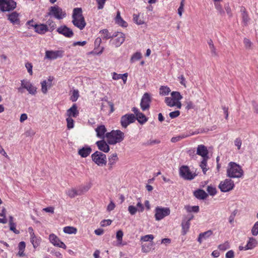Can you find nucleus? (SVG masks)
Listing matches in <instances>:
<instances>
[{
    "mask_svg": "<svg viewBox=\"0 0 258 258\" xmlns=\"http://www.w3.org/2000/svg\"><path fill=\"white\" fill-rule=\"evenodd\" d=\"M10 229L11 231H13L14 233L18 234L20 233L19 230L16 229V223L9 224Z\"/></svg>",
    "mask_w": 258,
    "mask_h": 258,
    "instance_id": "55",
    "label": "nucleus"
},
{
    "mask_svg": "<svg viewBox=\"0 0 258 258\" xmlns=\"http://www.w3.org/2000/svg\"><path fill=\"white\" fill-rule=\"evenodd\" d=\"M63 51L61 50H46L44 59L54 60L57 58H61L63 56Z\"/></svg>",
    "mask_w": 258,
    "mask_h": 258,
    "instance_id": "13",
    "label": "nucleus"
},
{
    "mask_svg": "<svg viewBox=\"0 0 258 258\" xmlns=\"http://www.w3.org/2000/svg\"><path fill=\"white\" fill-rule=\"evenodd\" d=\"M227 175L230 178H240L243 175L241 166L235 162H230L228 164Z\"/></svg>",
    "mask_w": 258,
    "mask_h": 258,
    "instance_id": "3",
    "label": "nucleus"
},
{
    "mask_svg": "<svg viewBox=\"0 0 258 258\" xmlns=\"http://www.w3.org/2000/svg\"><path fill=\"white\" fill-rule=\"evenodd\" d=\"M207 190L208 192L211 196H214L216 194V188L212 186H208Z\"/></svg>",
    "mask_w": 258,
    "mask_h": 258,
    "instance_id": "52",
    "label": "nucleus"
},
{
    "mask_svg": "<svg viewBox=\"0 0 258 258\" xmlns=\"http://www.w3.org/2000/svg\"><path fill=\"white\" fill-rule=\"evenodd\" d=\"M106 1V0H96L97 3L98 4V9L99 10L102 9L104 7Z\"/></svg>",
    "mask_w": 258,
    "mask_h": 258,
    "instance_id": "59",
    "label": "nucleus"
},
{
    "mask_svg": "<svg viewBox=\"0 0 258 258\" xmlns=\"http://www.w3.org/2000/svg\"><path fill=\"white\" fill-rule=\"evenodd\" d=\"M26 248V243L24 241H21L19 242L18 245V252L17 255L20 257H23L25 256L24 252Z\"/></svg>",
    "mask_w": 258,
    "mask_h": 258,
    "instance_id": "32",
    "label": "nucleus"
},
{
    "mask_svg": "<svg viewBox=\"0 0 258 258\" xmlns=\"http://www.w3.org/2000/svg\"><path fill=\"white\" fill-rule=\"evenodd\" d=\"M257 245V241L253 237L249 238L248 241L247 242L246 245L247 248L248 249H251L255 247Z\"/></svg>",
    "mask_w": 258,
    "mask_h": 258,
    "instance_id": "39",
    "label": "nucleus"
},
{
    "mask_svg": "<svg viewBox=\"0 0 258 258\" xmlns=\"http://www.w3.org/2000/svg\"><path fill=\"white\" fill-rule=\"evenodd\" d=\"M199 132L198 131H196V132H192V133H191L190 135H197V134H199ZM187 136H189V135H186V136H177V137H173L171 138V141L172 142V143H175V142H177L179 141H180L181 139H183Z\"/></svg>",
    "mask_w": 258,
    "mask_h": 258,
    "instance_id": "40",
    "label": "nucleus"
},
{
    "mask_svg": "<svg viewBox=\"0 0 258 258\" xmlns=\"http://www.w3.org/2000/svg\"><path fill=\"white\" fill-rule=\"evenodd\" d=\"M107 141L109 144L114 145L121 142L124 138V133L120 130L112 131L106 134Z\"/></svg>",
    "mask_w": 258,
    "mask_h": 258,
    "instance_id": "4",
    "label": "nucleus"
},
{
    "mask_svg": "<svg viewBox=\"0 0 258 258\" xmlns=\"http://www.w3.org/2000/svg\"><path fill=\"white\" fill-rule=\"evenodd\" d=\"M209 151L207 147L204 145H199L197 148V154L201 156L202 159H209Z\"/></svg>",
    "mask_w": 258,
    "mask_h": 258,
    "instance_id": "21",
    "label": "nucleus"
},
{
    "mask_svg": "<svg viewBox=\"0 0 258 258\" xmlns=\"http://www.w3.org/2000/svg\"><path fill=\"white\" fill-rule=\"evenodd\" d=\"M50 16H53L57 19H62L66 16V13L62 9L57 6L51 7L48 13Z\"/></svg>",
    "mask_w": 258,
    "mask_h": 258,
    "instance_id": "9",
    "label": "nucleus"
},
{
    "mask_svg": "<svg viewBox=\"0 0 258 258\" xmlns=\"http://www.w3.org/2000/svg\"><path fill=\"white\" fill-rule=\"evenodd\" d=\"M100 37L103 39H108L113 37L114 34L111 35L107 29H103L99 31Z\"/></svg>",
    "mask_w": 258,
    "mask_h": 258,
    "instance_id": "37",
    "label": "nucleus"
},
{
    "mask_svg": "<svg viewBox=\"0 0 258 258\" xmlns=\"http://www.w3.org/2000/svg\"><path fill=\"white\" fill-rule=\"evenodd\" d=\"M28 232L30 235V242L33 245V247L36 248L41 244L42 240L41 238L39 236L36 235L32 227H29L28 228Z\"/></svg>",
    "mask_w": 258,
    "mask_h": 258,
    "instance_id": "10",
    "label": "nucleus"
},
{
    "mask_svg": "<svg viewBox=\"0 0 258 258\" xmlns=\"http://www.w3.org/2000/svg\"><path fill=\"white\" fill-rule=\"evenodd\" d=\"M102 42V38L100 37H98L96 38L94 42L95 50L99 48L100 45Z\"/></svg>",
    "mask_w": 258,
    "mask_h": 258,
    "instance_id": "54",
    "label": "nucleus"
},
{
    "mask_svg": "<svg viewBox=\"0 0 258 258\" xmlns=\"http://www.w3.org/2000/svg\"><path fill=\"white\" fill-rule=\"evenodd\" d=\"M150 102V95L147 93H145L142 98L140 103L141 107L143 111L149 109Z\"/></svg>",
    "mask_w": 258,
    "mask_h": 258,
    "instance_id": "20",
    "label": "nucleus"
},
{
    "mask_svg": "<svg viewBox=\"0 0 258 258\" xmlns=\"http://www.w3.org/2000/svg\"><path fill=\"white\" fill-rule=\"evenodd\" d=\"M142 57V54L140 52H136L134 53L131 58V62L133 63L137 60L140 59Z\"/></svg>",
    "mask_w": 258,
    "mask_h": 258,
    "instance_id": "44",
    "label": "nucleus"
},
{
    "mask_svg": "<svg viewBox=\"0 0 258 258\" xmlns=\"http://www.w3.org/2000/svg\"><path fill=\"white\" fill-rule=\"evenodd\" d=\"M21 87L18 88V91L21 93H23V88L26 89L32 95H35L37 92V88L30 81L23 80L21 81Z\"/></svg>",
    "mask_w": 258,
    "mask_h": 258,
    "instance_id": "8",
    "label": "nucleus"
},
{
    "mask_svg": "<svg viewBox=\"0 0 258 258\" xmlns=\"http://www.w3.org/2000/svg\"><path fill=\"white\" fill-rule=\"evenodd\" d=\"M91 187V184L90 183H87L77 187L79 195L81 196L87 192Z\"/></svg>",
    "mask_w": 258,
    "mask_h": 258,
    "instance_id": "30",
    "label": "nucleus"
},
{
    "mask_svg": "<svg viewBox=\"0 0 258 258\" xmlns=\"http://www.w3.org/2000/svg\"><path fill=\"white\" fill-rule=\"evenodd\" d=\"M97 137L101 139H104L106 137L107 130L104 125L97 126L95 130Z\"/></svg>",
    "mask_w": 258,
    "mask_h": 258,
    "instance_id": "24",
    "label": "nucleus"
},
{
    "mask_svg": "<svg viewBox=\"0 0 258 258\" xmlns=\"http://www.w3.org/2000/svg\"><path fill=\"white\" fill-rule=\"evenodd\" d=\"M132 111L134 112L136 116L137 119L140 123L144 124L147 121L148 118L143 113L140 111L139 109L136 107H133Z\"/></svg>",
    "mask_w": 258,
    "mask_h": 258,
    "instance_id": "22",
    "label": "nucleus"
},
{
    "mask_svg": "<svg viewBox=\"0 0 258 258\" xmlns=\"http://www.w3.org/2000/svg\"><path fill=\"white\" fill-rule=\"evenodd\" d=\"M249 20V19L247 13L243 12L242 14V21L244 25H247L248 24Z\"/></svg>",
    "mask_w": 258,
    "mask_h": 258,
    "instance_id": "57",
    "label": "nucleus"
},
{
    "mask_svg": "<svg viewBox=\"0 0 258 258\" xmlns=\"http://www.w3.org/2000/svg\"><path fill=\"white\" fill-rule=\"evenodd\" d=\"M115 23L123 27H126L127 25V23L121 18L119 11L117 12L115 18Z\"/></svg>",
    "mask_w": 258,
    "mask_h": 258,
    "instance_id": "36",
    "label": "nucleus"
},
{
    "mask_svg": "<svg viewBox=\"0 0 258 258\" xmlns=\"http://www.w3.org/2000/svg\"><path fill=\"white\" fill-rule=\"evenodd\" d=\"M78 115L79 111L76 104H73L70 108L67 110L66 112V116L67 117H76Z\"/></svg>",
    "mask_w": 258,
    "mask_h": 258,
    "instance_id": "25",
    "label": "nucleus"
},
{
    "mask_svg": "<svg viewBox=\"0 0 258 258\" xmlns=\"http://www.w3.org/2000/svg\"><path fill=\"white\" fill-rule=\"evenodd\" d=\"M96 144L100 150L105 153L108 152L110 150L109 146L104 140V139H102L101 141H97L96 143Z\"/></svg>",
    "mask_w": 258,
    "mask_h": 258,
    "instance_id": "26",
    "label": "nucleus"
},
{
    "mask_svg": "<svg viewBox=\"0 0 258 258\" xmlns=\"http://www.w3.org/2000/svg\"><path fill=\"white\" fill-rule=\"evenodd\" d=\"M193 216H191L187 221H183L182 222V234L185 235L189 230L190 227V221L192 219Z\"/></svg>",
    "mask_w": 258,
    "mask_h": 258,
    "instance_id": "29",
    "label": "nucleus"
},
{
    "mask_svg": "<svg viewBox=\"0 0 258 258\" xmlns=\"http://www.w3.org/2000/svg\"><path fill=\"white\" fill-rule=\"evenodd\" d=\"M234 187V183L233 181L230 179H226L223 181H221L219 185V188L222 192H227L232 189Z\"/></svg>",
    "mask_w": 258,
    "mask_h": 258,
    "instance_id": "12",
    "label": "nucleus"
},
{
    "mask_svg": "<svg viewBox=\"0 0 258 258\" xmlns=\"http://www.w3.org/2000/svg\"><path fill=\"white\" fill-rule=\"evenodd\" d=\"M180 115V111L179 110H176L173 112H171L169 113V115L170 118H174L177 117Z\"/></svg>",
    "mask_w": 258,
    "mask_h": 258,
    "instance_id": "60",
    "label": "nucleus"
},
{
    "mask_svg": "<svg viewBox=\"0 0 258 258\" xmlns=\"http://www.w3.org/2000/svg\"><path fill=\"white\" fill-rule=\"evenodd\" d=\"M215 7L217 11L219 12L221 14L224 13V11L222 9V5L219 3H214Z\"/></svg>",
    "mask_w": 258,
    "mask_h": 258,
    "instance_id": "61",
    "label": "nucleus"
},
{
    "mask_svg": "<svg viewBox=\"0 0 258 258\" xmlns=\"http://www.w3.org/2000/svg\"><path fill=\"white\" fill-rule=\"evenodd\" d=\"M113 37L115 38L110 41L115 45V47H119L124 41L125 36L124 34L121 32H117L114 34Z\"/></svg>",
    "mask_w": 258,
    "mask_h": 258,
    "instance_id": "18",
    "label": "nucleus"
},
{
    "mask_svg": "<svg viewBox=\"0 0 258 258\" xmlns=\"http://www.w3.org/2000/svg\"><path fill=\"white\" fill-rule=\"evenodd\" d=\"M171 92L170 88L167 86H161L159 89L160 95L166 96L169 94Z\"/></svg>",
    "mask_w": 258,
    "mask_h": 258,
    "instance_id": "33",
    "label": "nucleus"
},
{
    "mask_svg": "<svg viewBox=\"0 0 258 258\" xmlns=\"http://www.w3.org/2000/svg\"><path fill=\"white\" fill-rule=\"evenodd\" d=\"M128 212L131 215H135L137 212L142 213L144 210V206L139 200L136 206L134 205H130L127 209Z\"/></svg>",
    "mask_w": 258,
    "mask_h": 258,
    "instance_id": "15",
    "label": "nucleus"
},
{
    "mask_svg": "<svg viewBox=\"0 0 258 258\" xmlns=\"http://www.w3.org/2000/svg\"><path fill=\"white\" fill-rule=\"evenodd\" d=\"M91 148L89 146H85L78 151V154L83 158H86L91 153Z\"/></svg>",
    "mask_w": 258,
    "mask_h": 258,
    "instance_id": "28",
    "label": "nucleus"
},
{
    "mask_svg": "<svg viewBox=\"0 0 258 258\" xmlns=\"http://www.w3.org/2000/svg\"><path fill=\"white\" fill-rule=\"evenodd\" d=\"M243 43L244 44L246 48H250L251 45V42L249 39L247 38H244L243 40Z\"/></svg>",
    "mask_w": 258,
    "mask_h": 258,
    "instance_id": "64",
    "label": "nucleus"
},
{
    "mask_svg": "<svg viewBox=\"0 0 258 258\" xmlns=\"http://www.w3.org/2000/svg\"><path fill=\"white\" fill-rule=\"evenodd\" d=\"M184 208L187 212L198 213L199 211V207L198 206H190L187 205L184 207Z\"/></svg>",
    "mask_w": 258,
    "mask_h": 258,
    "instance_id": "43",
    "label": "nucleus"
},
{
    "mask_svg": "<svg viewBox=\"0 0 258 258\" xmlns=\"http://www.w3.org/2000/svg\"><path fill=\"white\" fill-rule=\"evenodd\" d=\"M63 231L65 233L72 234H76L77 232V230L76 228L72 226H66L63 228Z\"/></svg>",
    "mask_w": 258,
    "mask_h": 258,
    "instance_id": "41",
    "label": "nucleus"
},
{
    "mask_svg": "<svg viewBox=\"0 0 258 258\" xmlns=\"http://www.w3.org/2000/svg\"><path fill=\"white\" fill-rule=\"evenodd\" d=\"M170 213V210L168 208L157 207L155 210V218L156 221H160Z\"/></svg>",
    "mask_w": 258,
    "mask_h": 258,
    "instance_id": "5",
    "label": "nucleus"
},
{
    "mask_svg": "<svg viewBox=\"0 0 258 258\" xmlns=\"http://www.w3.org/2000/svg\"><path fill=\"white\" fill-rule=\"evenodd\" d=\"M16 5L13 0H0V10L2 12L13 10L16 8Z\"/></svg>",
    "mask_w": 258,
    "mask_h": 258,
    "instance_id": "7",
    "label": "nucleus"
},
{
    "mask_svg": "<svg viewBox=\"0 0 258 258\" xmlns=\"http://www.w3.org/2000/svg\"><path fill=\"white\" fill-rule=\"evenodd\" d=\"M53 80V77L49 76L47 80H44L41 82V91L43 94H46L48 90L51 87Z\"/></svg>",
    "mask_w": 258,
    "mask_h": 258,
    "instance_id": "19",
    "label": "nucleus"
},
{
    "mask_svg": "<svg viewBox=\"0 0 258 258\" xmlns=\"http://www.w3.org/2000/svg\"><path fill=\"white\" fill-rule=\"evenodd\" d=\"M32 23L33 21H29L27 22V23L29 26L34 27L36 32L40 34H43L48 31V27L46 25L40 24L33 25V24H31Z\"/></svg>",
    "mask_w": 258,
    "mask_h": 258,
    "instance_id": "17",
    "label": "nucleus"
},
{
    "mask_svg": "<svg viewBox=\"0 0 258 258\" xmlns=\"http://www.w3.org/2000/svg\"><path fill=\"white\" fill-rule=\"evenodd\" d=\"M49 240L50 242L54 246L63 249L67 248L66 244L62 242L59 238L54 234H50L49 236Z\"/></svg>",
    "mask_w": 258,
    "mask_h": 258,
    "instance_id": "14",
    "label": "nucleus"
},
{
    "mask_svg": "<svg viewBox=\"0 0 258 258\" xmlns=\"http://www.w3.org/2000/svg\"><path fill=\"white\" fill-rule=\"evenodd\" d=\"M182 98V96L180 94V92L173 91L171 93L170 97H166L165 98L164 102L168 107H176L178 109H180L182 106L180 100Z\"/></svg>",
    "mask_w": 258,
    "mask_h": 258,
    "instance_id": "2",
    "label": "nucleus"
},
{
    "mask_svg": "<svg viewBox=\"0 0 258 258\" xmlns=\"http://www.w3.org/2000/svg\"><path fill=\"white\" fill-rule=\"evenodd\" d=\"M208 159H202L200 164V166L202 169V171L205 174L208 170V168H207V161Z\"/></svg>",
    "mask_w": 258,
    "mask_h": 258,
    "instance_id": "42",
    "label": "nucleus"
},
{
    "mask_svg": "<svg viewBox=\"0 0 258 258\" xmlns=\"http://www.w3.org/2000/svg\"><path fill=\"white\" fill-rule=\"evenodd\" d=\"M8 20L13 24H19V14L16 12H13L8 15Z\"/></svg>",
    "mask_w": 258,
    "mask_h": 258,
    "instance_id": "27",
    "label": "nucleus"
},
{
    "mask_svg": "<svg viewBox=\"0 0 258 258\" xmlns=\"http://www.w3.org/2000/svg\"><path fill=\"white\" fill-rule=\"evenodd\" d=\"M213 234L211 230H208L199 234L198 241L201 243L203 240H206L210 237Z\"/></svg>",
    "mask_w": 258,
    "mask_h": 258,
    "instance_id": "31",
    "label": "nucleus"
},
{
    "mask_svg": "<svg viewBox=\"0 0 258 258\" xmlns=\"http://www.w3.org/2000/svg\"><path fill=\"white\" fill-rule=\"evenodd\" d=\"M154 236L152 234L146 235L141 237V241L143 242L152 241Z\"/></svg>",
    "mask_w": 258,
    "mask_h": 258,
    "instance_id": "46",
    "label": "nucleus"
},
{
    "mask_svg": "<svg viewBox=\"0 0 258 258\" xmlns=\"http://www.w3.org/2000/svg\"><path fill=\"white\" fill-rule=\"evenodd\" d=\"M25 67L27 69L28 73L30 75H32V74H33V71H32L33 66H32V64L31 63H30V62H26L25 63Z\"/></svg>",
    "mask_w": 258,
    "mask_h": 258,
    "instance_id": "51",
    "label": "nucleus"
},
{
    "mask_svg": "<svg viewBox=\"0 0 258 258\" xmlns=\"http://www.w3.org/2000/svg\"><path fill=\"white\" fill-rule=\"evenodd\" d=\"M67 127L70 130L74 127V121L72 118L67 117Z\"/></svg>",
    "mask_w": 258,
    "mask_h": 258,
    "instance_id": "48",
    "label": "nucleus"
},
{
    "mask_svg": "<svg viewBox=\"0 0 258 258\" xmlns=\"http://www.w3.org/2000/svg\"><path fill=\"white\" fill-rule=\"evenodd\" d=\"M111 222L112 221L109 219L103 220L101 222L100 224L101 226L104 227L110 225L111 224Z\"/></svg>",
    "mask_w": 258,
    "mask_h": 258,
    "instance_id": "62",
    "label": "nucleus"
},
{
    "mask_svg": "<svg viewBox=\"0 0 258 258\" xmlns=\"http://www.w3.org/2000/svg\"><path fill=\"white\" fill-rule=\"evenodd\" d=\"M135 121V116L133 114H127L121 118L120 123L123 127L126 128L130 124Z\"/></svg>",
    "mask_w": 258,
    "mask_h": 258,
    "instance_id": "16",
    "label": "nucleus"
},
{
    "mask_svg": "<svg viewBox=\"0 0 258 258\" xmlns=\"http://www.w3.org/2000/svg\"><path fill=\"white\" fill-rule=\"evenodd\" d=\"M118 160V157L116 153L111 155L108 160L109 169H111L113 168Z\"/></svg>",
    "mask_w": 258,
    "mask_h": 258,
    "instance_id": "35",
    "label": "nucleus"
},
{
    "mask_svg": "<svg viewBox=\"0 0 258 258\" xmlns=\"http://www.w3.org/2000/svg\"><path fill=\"white\" fill-rule=\"evenodd\" d=\"M66 194L71 198H74L76 196H80L77 187L71 188L66 191Z\"/></svg>",
    "mask_w": 258,
    "mask_h": 258,
    "instance_id": "34",
    "label": "nucleus"
},
{
    "mask_svg": "<svg viewBox=\"0 0 258 258\" xmlns=\"http://www.w3.org/2000/svg\"><path fill=\"white\" fill-rule=\"evenodd\" d=\"M179 175L183 178L187 180L194 179L196 174L190 171L187 166L183 165L179 169Z\"/></svg>",
    "mask_w": 258,
    "mask_h": 258,
    "instance_id": "11",
    "label": "nucleus"
},
{
    "mask_svg": "<svg viewBox=\"0 0 258 258\" xmlns=\"http://www.w3.org/2000/svg\"><path fill=\"white\" fill-rule=\"evenodd\" d=\"M195 196L199 199H206L208 195L207 193L202 189H199L194 192Z\"/></svg>",
    "mask_w": 258,
    "mask_h": 258,
    "instance_id": "38",
    "label": "nucleus"
},
{
    "mask_svg": "<svg viewBox=\"0 0 258 258\" xmlns=\"http://www.w3.org/2000/svg\"><path fill=\"white\" fill-rule=\"evenodd\" d=\"M230 245L228 242H225V243L219 245V249L223 251L228 249Z\"/></svg>",
    "mask_w": 258,
    "mask_h": 258,
    "instance_id": "53",
    "label": "nucleus"
},
{
    "mask_svg": "<svg viewBox=\"0 0 258 258\" xmlns=\"http://www.w3.org/2000/svg\"><path fill=\"white\" fill-rule=\"evenodd\" d=\"M115 207V204L112 202L111 201L110 203L108 204L107 207V210L108 212H110L114 209Z\"/></svg>",
    "mask_w": 258,
    "mask_h": 258,
    "instance_id": "63",
    "label": "nucleus"
},
{
    "mask_svg": "<svg viewBox=\"0 0 258 258\" xmlns=\"http://www.w3.org/2000/svg\"><path fill=\"white\" fill-rule=\"evenodd\" d=\"M92 160L98 166H103L106 164V155L100 152L96 151L91 155Z\"/></svg>",
    "mask_w": 258,
    "mask_h": 258,
    "instance_id": "6",
    "label": "nucleus"
},
{
    "mask_svg": "<svg viewBox=\"0 0 258 258\" xmlns=\"http://www.w3.org/2000/svg\"><path fill=\"white\" fill-rule=\"evenodd\" d=\"M46 23H47L46 25L47 26L48 25L49 26L50 31H53L54 29V28H55V24L52 20H48L47 21Z\"/></svg>",
    "mask_w": 258,
    "mask_h": 258,
    "instance_id": "58",
    "label": "nucleus"
},
{
    "mask_svg": "<svg viewBox=\"0 0 258 258\" xmlns=\"http://www.w3.org/2000/svg\"><path fill=\"white\" fill-rule=\"evenodd\" d=\"M133 20L138 25H142L144 23L143 19L139 15L136 14L133 15Z\"/></svg>",
    "mask_w": 258,
    "mask_h": 258,
    "instance_id": "45",
    "label": "nucleus"
},
{
    "mask_svg": "<svg viewBox=\"0 0 258 258\" xmlns=\"http://www.w3.org/2000/svg\"><path fill=\"white\" fill-rule=\"evenodd\" d=\"M242 145V141L240 138H237L234 140V145L237 148L238 150H240Z\"/></svg>",
    "mask_w": 258,
    "mask_h": 258,
    "instance_id": "56",
    "label": "nucleus"
},
{
    "mask_svg": "<svg viewBox=\"0 0 258 258\" xmlns=\"http://www.w3.org/2000/svg\"><path fill=\"white\" fill-rule=\"evenodd\" d=\"M79 96V91L77 90H74L72 92L70 99L73 102H75L78 99Z\"/></svg>",
    "mask_w": 258,
    "mask_h": 258,
    "instance_id": "47",
    "label": "nucleus"
},
{
    "mask_svg": "<svg viewBox=\"0 0 258 258\" xmlns=\"http://www.w3.org/2000/svg\"><path fill=\"white\" fill-rule=\"evenodd\" d=\"M251 233L253 236H256L258 234V221L256 222L252 226Z\"/></svg>",
    "mask_w": 258,
    "mask_h": 258,
    "instance_id": "49",
    "label": "nucleus"
},
{
    "mask_svg": "<svg viewBox=\"0 0 258 258\" xmlns=\"http://www.w3.org/2000/svg\"><path fill=\"white\" fill-rule=\"evenodd\" d=\"M72 23L73 25L80 30H83L86 23L82 14V10L80 8H74L72 14Z\"/></svg>",
    "mask_w": 258,
    "mask_h": 258,
    "instance_id": "1",
    "label": "nucleus"
},
{
    "mask_svg": "<svg viewBox=\"0 0 258 258\" xmlns=\"http://www.w3.org/2000/svg\"><path fill=\"white\" fill-rule=\"evenodd\" d=\"M123 235V233L121 230H118L116 232V238L117 239V242L119 244H121V243Z\"/></svg>",
    "mask_w": 258,
    "mask_h": 258,
    "instance_id": "50",
    "label": "nucleus"
},
{
    "mask_svg": "<svg viewBox=\"0 0 258 258\" xmlns=\"http://www.w3.org/2000/svg\"><path fill=\"white\" fill-rule=\"evenodd\" d=\"M57 31L64 36L69 38L72 37L74 33L72 29L68 28L66 26H62L57 28Z\"/></svg>",
    "mask_w": 258,
    "mask_h": 258,
    "instance_id": "23",
    "label": "nucleus"
}]
</instances>
